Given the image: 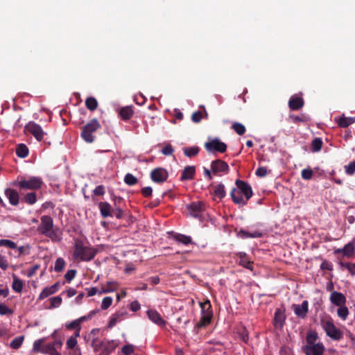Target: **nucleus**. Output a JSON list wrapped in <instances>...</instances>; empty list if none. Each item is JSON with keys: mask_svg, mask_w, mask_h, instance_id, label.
<instances>
[{"mask_svg": "<svg viewBox=\"0 0 355 355\" xmlns=\"http://www.w3.org/2000/svg\"><path fill=\"white\" fill-rule=\"evenodd\" d=\"M321 270H333V264L331 262L324 260L320 265Z\"/></svg>", "mask_w": 355, "mask_h": 355, "instance_id": "680f3d73", "label": "nucleus"}, {"mask_svg": "<svg viewBox=\"0 0 355 355\" xmlns=\"http://www.w3.org/2000/svg\"><path fill=\"white\" fill-rule=\"evenodd\" d=\"M279 355H292L291 349L288 347L283 346L279 350Z\"/></svg>", "mask_w": 355, "mask_h": 355, "instance_id": "774afa93", "label": "nucleus"}, {"mask_svg": "<svg viewBox=\"0 0 355 355\" xmlns=\"http://www.w3.org/2000/svg\"><path fill=\"white\" fill-rule=\"evenodd\" d=\"M76 275V270H73V269L69 270L64 275V278L68 282H70L73 279H74Z\"/></svg>", "mask_w": 355, "mask_h": 355, "instance_id": "4d7b16f0", "label": "nucleus"}, {"mask_svg": "<svg viewBox=\"0 0 355 355\" xmlns=\"http://www.w3.org/2000/svg\"><path fill=\"white\" fill-rule=\"evenodd\" d=\"M8 267V263L6 257L0 254V268L3 270H7Z\"/></svg>", "mask_w": 355, "mask_h": 355, "instance_id": "0e129e2a", "label": "nucleus"}, {"mask_svg": "<svg viewBox=\"0 0 355 355\" xmlns=\"http://www.w3.org/2000/svg\"><path fill=\"white\" fill-rule=\"evenodd\" d=\"M232 128L239 135H243L245 132V126L240 123H234L232 125Z\"/></svg>", "mask_w": 355, "mask_h": 355, "instance_id": "37998d69", "label": "nucleus"}, {"mask_svg": "<svg viewBox=\"0 0 355 355\" xmlns=\"http://www.w3.org/2000/svg\"><path fill=\"white\" fill-rule=\"evenodd\" d=\"M345 170L347 175H353L355 173V160L346 165L345 166Z\"/></svg>", "mask_w": 355, "mask_h": 355, "instance_id": "3c124183", "label": "nucleus"}, {"mask_svg": "<svg viewBox=\"0 0 355 355\" xmlns=\"http://www.w3.org/2000/svg\"><path fill=\"white\" fill-rule=\"evenodd\" d=\"M268 171L266 166L259 167L255 172L257 176L259 178H263L267 175Z\"/></svg>", "mask_w": 355, "mask_h": 355, "instance_id": "603ef678", "label": "nucleus"}, {"mask_svg": "<svg viewBox=\"0 0 355 355\" xmlns=\"http://www.w3.org/2000/svg\"><path fill=\"white\" fill-rule=\"evenodd\" d=\"M101 128V125L96 119H93L83 128L81 137L87 143H92L95 140L94 133Z\"/></svg>", "mask_w": 355, "mask_h": 355, "instance_id": "39448f33", "label": "nucleus"}, {"mask_svg": "<svg viewBox=\"0 0 355 355\" xmlns=\"http://www.w3.org/2000/svg\"><path fill=\"white\" fill-rule=\"evenodd\" d=\"M53 218L47 215L42 216L41 217V223L37 227L38 232L42 234L51 238L53 241H60V237L53 232Z\"/></svg>", "mask_w": 355, "mask_h": 355, "instance_id": "7ed1b4c3", "label": "nucleus"}, {"mask_svg": "<svg viewBox=\"0 0 355 355\" xmlns=\"http://www.w3.org/2000/svg\"><path fill=\"white\" fill-rule=\"evenodd\" d=\"M62 346V342L60 340H55L52 343L44 344L42 347V354H50L55 349H60Z\"/></svg>", "mask_w": 355, "mask_h": 355, "instance_id": "6ab92c4d", "label": "nucleus"}, {"mask_svg": "<svg viewBox=\"0 0 355 355\" xmlns=\"http://www.w3.org/2000/svg\"><path fill=\"white\" fill-rule=\"evenodd\" d=\"M329 300L332 304L337 306L345 305L347 302L346 297L342 293L336 291L330 294Z\"/></svg>", "mask_w": 355, "mask_h": 355, "instance_id": "a211bd4d", "label": "nucleus"}, {"mask_svg": "<svg viewBox=\"0 0 355 355\" xmlns=\"http://www.w3.org/2000/svg\"><path fill=\"white\" fill-rule=\"evenodd\" d=\"M60 283L56 282L54 284L51 285V286L45 287L42 292L40 293L39 295L40 300H43L44 298H46L47 297L50 296L51 295L54 294L56 293L58 289L60 288Z\"/></svg>", "mask_w": 355, "mask_h": 355, "instance_id": "412c9836", "label": "nucleus"}, {"mask_svg": "<svg viewBox=\"0 0 355 355\" xmlns=\"http://www.w3.org/2000/svg\"><path fill=\"white\" fill-rule=\"evenodd\" d=\"M134 114L132 109L130 107H125L121 108L120 111V116L123 120L130 119Z\"/></svg>", "mask_w": 355, "mask_h": 355, "instance_id": "473e14b6", "label": "nucleus"}, {"mask_svg": "<svg viewBox=\"0 0 355 355\" xmlns=\"http://www.w3.org/2000/svg\"><path fill=\"white\" fill-rule=\"evenodd\" d=\"M304 105V100L302 98L293 95L288 101V106L291 110H298Z\"/></svg>", "mask_w": 355, "mask_h": 355, "instance_id": "4be33fe9", "label": "nucleus"}, {"mask_svg": "<svg viewBox=\"0 0 355 355\" xmlns=\"http://www.w3.org/2000/svg\"><path fill=\"white\" fill-rule=\"evenodd\" d=\"M0 246L6 247L10 249H15L17 248V244L9 239H0Z\"/></svg>", "mask_w": 355, "mask_h": 355, "instance_id": "ea45409f", "label": "nucleus"}, {"mask_svg": "<svg viewBox=\"0 0 355 355\" xmlns=\"http://www.w3.org/2000/svg\"><path fill=\"white\" fill-rule=\"evenodd\" d=\"M318 338V336H317V334L315 332H311L309 334H308L307 336H306V345H315L316 344L315 343V341Z\"/></svg>", "mask_w": 355, "mask_h": 355, "instance_id": "49530a36", "label": "nucleus"}, {"mask_svg": "<svg viewBox=\"0 0 355 355\" xmlns=\"http://www.w3.org/2000/svg\"><path fill=\"white\" fill-rule=\"evenodd\" d=\"M236 188L232 189L230 196L234 203L244 206L252 196V187L248 183L239 180H236Z\"/></svg>", "mask_w": 355, "mask_h": 355, "instance_id": "f257e3e1", "label": "nucleus"}, {"mask_svg": "<svg viewBox=\"0 0 355 355\" xmlns=\"http://www.w3.org/2000/svg\"><path fill=\"white\" fill-rule=\"evenodd\" d=\"M98 207L100 210L101 215L103 218L112 216V209L111 205L107 202H100L98 203Z\"/></svg>", "mask_w": 355, "mask_h": 355, "instance_id": "aec40b11", "label": "nucleus"}, {"mask_svg": "<svg viewBox=\"0 0 355 355\" xmlns=\"http://www.w3.org/2000/svg\"><path fill=\"white\" fill-rule=\"evenodd\" d=\"M238 236L241 239H248V238H260L262 236V233L258 230H241L238 232Z\"/></svg>", "mask_w": 355, "mask_h": 355, "instance_id": "b1692460", "label": "nucleus"}, {"mask_svg": "<svg viewBox=\"0 0 355 355\" xmlns=\"http://www.w3.org/2000/svg\"><path fill=\"white\" fill-rule=\"evenodd\" d=\"M168 177L167 171L163 168H157L153 169L150 173L152 180L156 183H162L165 182Z\"/></svg>", "mask_w": 355, "mask_h": 355, "instance_id": "ddd939ff", "label": "nucleus"}, {"mask_svg": "<svg viewBox=\"0 0 355 355\" xmlns=\"http://www.w3.org/2000/svg\"><path fill=\"white\" fill-rule=\"evenodd\" d=\"M16 154L19 157H26L28 155V147L24 144H19L16 148Z\"/></svg>", "mask_w": 355, "mask_h": 355, "instance_id": "cd10ccee", "label": "nucleus"}, {"mask_svg": "<svg viewBox=\"0 0 355 355\" xmlns=\"http://www.w3.org/2000/svg\"><path fill=\"white\" fill-rule=\"evenodd\" d=\"M146 314L148 319L154 324L162 327L166 325V321L162 318L161 315L155 309H148Z\"/></svg>", "mask_w": 355, "mask_h": 355, "instance_id": "2eb2a0df", "label": "nucleus"}, {"mask_svg": "<svg viewBox=\"0 0 355 355\" xmlns=\"http://www.w3.org/2000/svg\"><path fill=\"white\" fill-rule=\"evenodd\" d=\"M205 148L209 153L216 154L217 153H223L227 150V145L222 142L218 138H208V141L205 144Z\"/></svg>", "mask_w": 355, "mask_h": 355, "instance_id": "0eeeda50", "label": "nucleus"}, {"mask_svg": "<svg viewBox=\"0 0 355 355\" xmlns=\"http://www.w3.org/2000/svg\"><path fill=\"white\" fill-rule=\"evenodd\" d=\"M117 346V343L115 340H111L104 342L98 339V338H94L92 340V347L95 352L101 350L103 354L109 355Z\"/></svg>", "mask_w": 355, "mask_h": 355, "instance_id": "423d86ee", "label": "nucleus"}, {"mask_svg": "<svg viewBox=\"0 0 355 355\" xmlns=\"http://www.w3.org/2000/svg\"><path fill=\"white\" fill-rule=\"evenodd\" d=\"M106 288L110 291V293L114 292L118 288V284L116 282H108L105 286Z\"/></svg>", "mask_w": 355, "mask_h": 355, "instance_id": "e2e57ef3", "label": "nucleus"}, {"mask_svg": "<svg viewBox=\"0 0 355 355\" xmlns=\"http://www.w3.org/2000/svg\"><path fill=\"white\" fill-rule=\"evenodd\" d=\"M141 192L144 196L149 197L152 195L153 189L151 187H146L141 189Z\"/></svg>", "mask_w": 355, "mask_h": 355, "instance_id": "338daca9", "label": "nucleus"}, {"mask_svg": "<svg viewBox=\"0 0 355 355\" xmlns=\"http://www.w3.org/2000/svg\"><path fill=\"white\" fill-rule=\"evenodd\" d=\"M46 340L45 338H42L38 340H35L33 343V349L35 352L42 353V347L44 345V343Z\"/></svg>", "mask_w": 355, "mask_h": 355, "instance_id": "4c0bfd02", "label": "nucleus"}, {"mask_svg": "<svg viewBox=\"0 0 355 355\" xmlns=\"http://www.w3.org/2000/svg\"><path fill=\"white\" fill-rule=\"evenodd\" d=\"M12 311L5 304L0 303V315L12 314Z\"/></svg>", "mask_w": 355, "mask_h": 355, "instance_id": "13d9d810", "label": "nucleus"}, {"mask_svg": "<svg viewBox=\"0 0 355 355\" xmlns=\"http://www.w3.org/2000/svg\"><path fill=\"white\" fill-rule=\"evenodd\" d=\"M6 196L9 200L12 205H17L19 203V194L18 192L12 189H6L5 191Z\"/></svg>", "mask_w": 355, "mask_h": 355, "instance_id": "a878e982", "label": "nucleus"}, {"mask_svg": "<svg viewBox=\"0 0 355 355\" xmlns=\"http://www.w3.org/2000/svg\"><path fill=\"white\" fill-rule=\"evenodd\" d=\"M341 267H345L347 269L352 275H355V263H340Z\"/></svg>", "mask_w": 355, "mask_h": 355, "instance_id": "de8ad7c7", "label": "nucleus"}, {"mask_svg": "<svg viewBox=\"0 0 355 355\" xmlns=\"http://www.w3.org/2000/svg\"><path fill=\"white\" fill-rule=\"evenodd\" d=\"M114 216L117 219H121L123 216V211L119 207H116L112 209V216Z\"/></svg>", "mask_w": 355, "mask_h": 355, "instance_id": "5fc2aeb1", "label": "nucleus"}, {"mask_svg": "<svg viewBox=\"0 0 355 355\" xmlns=\"http://www.w3.org/2000/svg\"><path fill=\"white\" fill-rule=\"evenodd\" d=\"M66 327L69 329H80V324L78 319L66 324Z\"/></svg>", "mask_w": 355, "mask_h": 355, "instance_id": "6e6d98bb", "label": "nucleus"}, {"mask_svg": "<svg viewBox=\"0 0 355 355\" xmlns=\"http://www.w3.org/2000/svg\"><path fill=\"white\" fill-rule=\"evenodd\" d=\"M173 151L174 149L171 144L165 145V146L162 150V153L164 155H171L173 154Z\"/></svg>", "mask_w": 355, "mask_h": 355, "instance_id": "bf43d9fd", "label": "nucleus"}, {"mask_svg": "<svg viewBox=\"0 0 355 355\" xmlns=\"http://www.w3.org/2000/svg\"><path fill=\"white\" fill-rule=\"evenodd\" d=\"M112 298L111 297H105L101 303V309L105 310L108 309L112 303Z\"/></svg>", "mask_w": 355, "mask_h": 355, "instance_id": "8fccbe9b", "label": "nucleus"}, {"mask_svg": "<svg viewBox=\"0 0 355 355\" xmlns=\"http://www.w3.org/2000/svg\"><path fill=\"white\" fill-rule=\"evenodd\" d=\"M211 169L213 173L221 175L220 173H228L230 168L227 162L221 159H216L211 162Z\"/></svg>", "mask_w": 355, "mask_h": 355, "instance_id": "9d476101", "label": "nucleus"}, {"mask_svg": "<svg viewBox=\"0 0 355 355\" xmlns=\"http://www.w3.org/2000/svg\"><path fill=\"white\" fill-rule=\"evenodd\" d=\"M12 278L13 282L12 284V288L15 292L20 293L23 289V282L20 279H19L15 274L12 275Z\"/></svg>", "mask_w": 355, "mask_h": 355, "instance_id": "bb28decb", "label": "nucleus"}, {"mask_svg": "<svg viewBox=\"0 0 355 355\" xmlns=\"http://www.w3.org/2000/svg\"><path fill=\"white\" fill-rule=\"evenodd\" d=\"M96 255V251L90 248L84 246L83 242L78 240L75 243V249L73 257L76 260L89 261Z\"/></svg>", "mask_w": 355, "mask_h": 355, "instance_id": "f03ea898", "label": "nucleus"}, {"mask_svg": "<svg viewBox=\"0 0 355 355\" xmlns=\"http://www.w3.org/2000/svg\"><path fill=\"white\" fill-rule=\"evenodd\" d=\"M213 193L216 198L219 199L223 198L226 194L224 184H218L215 187Z\"/></svg>", "mask_w": 355, "mask_h": 355, "instance_id": "7c9ffc66", "label": "nucleus"}, {"mask_svg": "<svg viewBox=\"0 0 355 355\" xmlns=\"http://www.w3.org/2000/svg\"><path fill=\"white\" fill-rule=\"evenodd\" d=\"M349 309L345 306V304L341 305V306H338V309H337V315L341 320H346L349 315Z\"/></svg>", "mask_w": 355, "mask_h": 355, "instance_id": "2f4dec72", "label": "nucleus"}, {"mask_svg": "<svg viewBox=\"0 0 355 355\" xmlns=\"http://www.w3.org/2000/svg\"><path fill=\"white\" fill-rule=\"evenodd\" d=\"M355 122V118L343 116L338 120V124L341 128H347Z\"/></svg>", "mask_w": 355, "mask_h": 355, "instance_id": "c85d7f7f", "label": "nucleus"}, {"mask_svg": "<svg viewBox=\"0 0 355 355\" xmlns=\"http://www.w3.org/2000/svg\"><path fill=\"white\" fill-rule=\"evenodd\" d=\"M239 264L248 269L252 270V263L248 259L245 253H240Z\"/></svg>", "mask_w": 355, "mask_h": 355, "instance_id": "c756f323", "label": "nucleus"}, {"mask_svg": "<svg viewBox=\"0 0 355 355\" xmlns=\"http://www.w3.org/2000/svg\"><path fill=\"white\" fill-rule=\"evenodd\" d=\"M62 303V298L59 296L53 297L51 298V307H58Z\"/></svg>", "mask_w": 355, "mask_h": 355, "instance_id": "052dcab7", "label": "nucleus"}, {"mask_svg": "<svg viewBox=\"0 0 355 355\" xmlns=\"http://www.w3.org/2000/svg\"><path fill=\"white\" fill-rule=\"evenodd\" d=\"M199 150H200L199 148L196 146L184 148L183 149L185 156H187L188 157H192L197 155L199 153Z\"/></svg>", "mask_w": 355, "mask_h": 355, "instance_id": "72a5a7b5", "label": "nucleus"}, {"mask_svg": "<svg viewBox=\"0 0 355 355\" xmlns=\"http://www.w3.org/2000/svg\"><path fill=\"white\" fill-rule=\"evenodd\" d=\"M24 201L29 205L35 204L37 201V196H36L35 193L31 192V193H27L24 196Z\"/></svg>", "mask_w": 355, "mask_h": 355, "instance_id": "79ce46f5", "label": "nucleus"}, {"mask_svg": "<svg viewBox=\"0 0 355 355\" xmlns=\"http://www.w3.org/2000/svg\"><path fill=\"white\" fill-rule=\"evenodd\" d=\"M123 180L124 182L129 186H133L138 182V179L131 173H127Z\"/></svg>", "mask_w": 355, "mask_h": 355, "instance_id": "e433bc0d", "label": "nucleus"}, {"mask_svg": "<svg viewBox=\"0 0 355 355\" xmlns=\"http://www.w3.org/2000/svg\"><path fill=\"white\" fill-rule=\"evenodd\" d=\"M24 341V337L23 336H18L14 338L11 343H10V347L13 349H18Z\"/></svg>", "mask_w": 355, "mask_h": 355, "instance_id": "c03bdc74", "label": "nucleus"}, {"mask_svg": "<svg viewBox=\"0 0 355 355\" xmlns=\"http://www.w3.org/2000/svg\"><path fill=\"white\" fill-rule=\"evenodd\" d=\"M286 316L284 312L277 309L275 313L274 324L277 328H282L284 324Z\"/></svg>", "mask_w": 355, "mask_h": 355, "instance_id": "5701e85b", "label": "nucleus"}, {"mask_svg": "<svg viewBox=\"0 0 355 355\" xmlns=\"http://www.w3.org/2000/svg\"><path fill=\"white\" fill-rule=\"evenodd\" d=\"M335 254H341L343 257L351 258L355 253V245L353 241L349 242L342 248L335 249L334 251Z\"/></svg>", "mask_w": 355, "mask_h": 355, "instance_id": "4468645a", "label": "nucleus"}, {"mask_svg": "<svg viewBox=\"0 0 355 355\" xmlns=\"http://www.w3.org/2000/svg\"><path fill=\"white\" fill-rule=\"evenodd\" d=\"M85 105L89 110L94 111L97 108L98 102L94 97H89L85 101Z\"/></svg>", "mask_w": 355, "mask_h": 355, "instance_id": "c9c22d12", "label": "nucleus"}, {"mask_svg": "<svg viewBox=\"0 0 355 355\" xmlns=\"http://www.w3.org/2000/svg\"><path fill=\"white\" fill-rule=\"evenodd\" d=\"M322 141L320 138H315L312 141V150L313 152H318L321 150Z\"/></svg>", "mask_w": 355, "mask_h": 355, "instance_id": "a19ab883", "label": "nucleus"}, {"mask_svg": "<svg viewBox=\"0 0 355 355\" xmlns=\"http://www.w3.org/2000/svg\"><path fill=\"white\" fill-rule=\"evenodd\" d=\"M313 171L310 168H304L302 171V178L305 180H311L313 177Z\"/></svg>", "mask_w": 355, "mask_h": 355, "instance_id": "09e8293b", "label": "nucleus"}, {"mask_svg": "<svg viewBox=\"0 0 355 355\" xmlns=\"http://www.w3.org/2000/svg\"><path fill=\"white\" fill-rule=\"evenodd\" d=\"M65 261L63 258L59 257L55 260L54 270L55 272H61L65 266Z\"/></svg>", "mask_w": 355, "mask_h": 355, "instance_id": "58836bf2", "label": "nucleus"}, {"mask_svg": "<svg viewBox=\"0 0 355 355\" xmlns=\"http://www.w3.org/2000/svg\"><path fill=\"white\" fill-rule=\"evenodd\" d=\"M201 307V318L200 322L198 324V327H202L207 325L211 319L212 313L209 311L211 304L209 301L205 303H200Z\"/></svg>", "mask_w": 355, "mask_h": 355, "instance_id": "1a4fd4ad", "label": "nucleus"}, {"mask_svg": "<svg viewBox=\"0 0 355 355\" xmlns=\"http://www.w3.org/2000/svg\"><path fill=\"white\" fill-rule=\"evenodd\" d=\"M26 128L37 141L43 139L45 132L40 125L31 121L26 125Z\"/></svg>", "mask_w": 355, "mask_h": 355, "instance_id": "f8f14e48", "label": "nucleus"}, {"mask_svg": "<svg viewBox=\"0 0 355 355\" xmlns=\"http://www.w3.org/2000/svg\"><path fill=\"white\" fill-rule=\"evenodd\" d=\"M121 352L124 355H130L134 352V346L132 345H126L121 348Z\"/></svg>", "mask_w": 355, "mask_h": 355, "instance_id": "864d4df0", "label": "nucleus"}, {"mask_svg": "<svg viewBox=\"0 0 355 355\" xmlns=\"http://www.w3.org/2000/svg\"><path fill=\"white\" fill-rule=\"evenodd\" d=\"M293 309L298 318H304L309 311V302L304 300L301 304H293Z\"/></svg>", "mask_w": 355, "mask_h": 355, "instance_id": "f3484780", "label": "nucleus"}, {"mask_svg": "<svg viewBox=\"0 0 355 355\" xmlns=\"http://www.w3.org/2000/svg\"><path fill=\"white\" fill-rule=\"evenodd\" d=\"M43 184V181L40 177H31L29 179H24L21 180L19 182V186L20 188L24 189H31L35 190L38 189L42 187Z\"/></svg>", "mask_w": 355, "mask_h": 355, "instance_id": "6e6552de", "label": "nucleus"}, {"mask_svg": "<svg viewBox=\"0 0 355 355\" xmlns=\"http://www.w3.org/2000/svg\"><path fill=\"white\" fill-rule=\"evenodd\" d=\"M174 239L176 241L181 243L184 245H188L189 243H191L192 241L191 238L190 236L180 234H175L174 236Z\"/></svg>", "mask_w": 355, "mask_h": 355, "instance_id": "f704fd0d", "label": "nucleus"}, {"mask_svg": "<svg viewBox=\"0 0 355 355\" xmlns=\"http://www.w3.org/2000/svg\"><path fill=\"white\" fill-rule=\"evenodd\" d=\"M189 214L193 218H200L202 211L205 210V205L200 202H193L187 206Z\"/></svg>", "mask_w": 355, "mask_h": 355, "instance_id": "9b49d317", "label": "nucleus"}, {"mask_svg": "<svg viewBox=\"0 0 355 355\" xmlns=\"http://www.w3.org/2000/svg\"><path fill=\"white\" fill-rule=\"evenodd\" d=\"M196 173V168L194 166H187L184 167L182 172L180 180L182 181L192 180Z\"/></svg>", "mask_w": 355, "mask_h": 355, "instance_id": "393cba45", "label": "nucleus"}, {"mask_svg": "<svg viewBox=\"0 0 355 355\" xmlns=\"http://www.w3.org/2000/svg\"><path fill=\"white\" fill-rule=\"evenodd\" d=\"M202 119V113L200 111L195 112L192 114L191 119L195 123H198Z\"/></svg>", "mask_w": 355, "mask_h": 355, "instance_id": "69168bd1", "label": "nucleus"}, {"mask_svg": "<svg viewBox=\"0 0 355 355\" xmlns=\"http://www.w3.org/2000/svg\"><path fill=\"white\" fill-rule=\"evenodd\" d=\"M324 346L322 343H318L312 345H305L304 352L306 355H322Z\"/></svg>", "mask_w": 355, "mask_h": 355, "instance_id": "dca6fc26", "label": "nucleus"}, {"mask_svg": "<svg viewBox=\"0 0 355 355\" xmlns=\"http://www.w3.org/2000/svg\"><path fill=\"white\" fill-rule=\"evenodd\" d=\"M320 323L323 330L331 339L334 340L343 339V331L336 327L331 318L322 319Z\"/></svg>", "mask_w": 355, "mask_h": 355, "instance_id": "20e7f679", "label": "nucleus"}, {"mask_svg": "<svg viewBox=\"0 0 355 355\" xmlns=\"http://www.w3.org/2000/svg\"><path fill=\"white\" fill-rule=\"evenodd\" d=\"M78 341L77 339L75 338V337H69L66 343V346L68 349H73L76 347H78L77 346Z\"/></svg>", "mask_w": 355, "mask_h": 355, "instance_id": "a18cd8bd", "label": "nucleus"}]
</instances>
